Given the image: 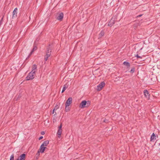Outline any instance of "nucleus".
I'll return each instance as SVG.
<instances>
[{"label":"nucleus","instance_id":"f257e3e1","mask_svg":"<svg viewBox=\"0 0 160 160\" xmlns=\"http://www.w3.org/2000/svg\"><path fill=\"white\" fill-rule=\"evenodd\" d=\"M90 104V102L85 100L82 101L79 105V107L81 108L88 107Z\"/></svg>","mask_w":160,"mask_h":160},{"label":"nucleus","instance_id":"f03ea898","mask_svg":"<svg viewBox=\"0 0 160 160\" xmlns=\"http://www.w3.org/2000/svg\"><path fill=\"white\" fill-rule=\"evenodd\" d=\"M49 141L46 140L43 143L41 146L39 150H45L47 149L46 147L49 143Z\"/></svg>","mask_w":160,"mask_h":160},{"label":"nucleus","instance_id":"7ed1b4c3","mask_svg":"<svg viewBox=\"0 0 160 160\" xmlns=\"http://www.w3.org/2000/svg\"><path fill=\"white\" fill-rule=\"evenodd\" d=\"M35 74V73H33L32 72H30L26 78L27 80H32L34 78V76Z\"/></svg>","mask_w":160,"mask_h":160},{"label":"nucleus","instance_id":"20e7f679","mask_svg":"<svg viewBox=\"0 0 160 160\" xmlns=\"http://www.w3.org/2000/svg\"><path fill=\"white\" fill-rule=\"evenodd\" d=\"M105 83L103 82H102L101 83H100L98 86L97 87V90L98 91H100L101 90L102 88L105 85Z\"/></svg>","mask_w":160,"mask_h":160},{"label":"nucleus","instance_id":"39448f33","mask_svg":"<svg viewBox=\"0 0 160 160\" xmlns=\"http://www.w3.org/2000/svg\"><path fill=\"white\" fill-rule=\"evenodd\" d=\"M63 17V14L62 13H60L58 15L57 19L60 21L62 20Z\"/></svg>","mask_w":160,"mask_h":160},{"label":"nucleus","instance_id":"423d86ee","mask_svg":"<svg viewBox=\"0 0 160 160\" xmlns=\"http://www.w3.org/2000/svg\"><path fill=\"white\" fill-rule=\"evenodd\" d=\"M144 94L145 96L147 99H149L150 97V94L147 90H145L144 91Z\"/></svg>","mask_w":160,"mask_h":160},{"label":"nucleus","instance_id":"0eeeda50","mask_svg":"<svg viewBox=\"0 0 160 160\" xmlns=\"http://www.w3.org/2000/svg\"><path fill=\"white\" fill-rule=\"evenodd\" d=\"M72 98H69L67 100L65 105L67 106H69L70 104L72 103Z\"/></svg>","mask_w":160,"mask_h":160},{"label":"nucleus","instance_id":"6e6552de","mask_svg":"<svg viewBox=\"0 0 160 160\" xmlns=\"http://www.w3.org/2000/svg\"><path fill=\"white\" fill-rule=\"evenodd\" d=\"M25 154H22L20 155L19 158L17 159L18 160H25Z\"/></svg>","mask_w":160,"mask_h":160},{"label":"nucleus","instance_id":"1a4fd4ad","mask_svg":"<svg viewBox=\"0 0 160 160\" xmlns=\"http://www.w3.org/2000/svg\"><path fill=\"white\" fill-rule=\"evenodd\" d=\"M18 11V9L17 8H16L14 9V11L13 12V16L12 18H16L17 16V12Z\"/></svg>","mask_w":160,"mask_h":160},{"label":"nucleus","instance_id":"9d476101","mask_svg":"<svg viewBox=\"0 0 160 160\" xmlns=\"http://www.w3.org/2000/svg\"><path fill=\"white\" fill-rule=\"evenodd\" d=\"M114 20L115 18H112L111 20H110V21L109 22L108 24V26H111L114 23Z\"/></svg>","mask_w":160,"mask_h":160},{"label":"nucleus","instance_id":"9b49d317","mask_svg":"<svg viewBox=\"0 0 160 160\" xmlns=\"http://www.w3.org/2000/svg\"><path fill=\"white\" fill-rule=\"evenodd\" d=\"M37 68L36 65V64L33 65L32 67V70L31 72H33V73H35L37 71Z\"/></svg>","mask_w":160,"mask_h":160},{"label":"nucleus","instance_id":"f8f14e48","mask_svg":"<svg viewBox=\"0 0 160 160\" xmlns=\"http://www.w3.org/2000/svg\"><path fill=\"white\" fill-rule=\"evenodd\" d=\"M62 129H58L57 134L58 135V137L59 138H60L61 135L62 134Z\"/></svg>","mask_w":160,"mask_h":160},{"label":"nucleus","instance_id":"ddd939ff","mask_svg":"<svg viewBox=\"0 0 160 160\" xmlns=\"http://www.w3.org/2000/svg\"><path fill=\"white\" fill-rule=\"evenodd\" d=\"M156 139V136L154 133H152L151 137V141H152Z\"/></svg>","mask_w":160,"mask_h":160},{"label":"nucleus","instance_id":"4468645a","mask_svg":"<svg viewBox=\"0 0 160 160\" xmlns=\"http://www.w3.org/2000/svg\"><path fill=\"white\" fill-rule=\"evenodd\" d=\"M52 50L50 48H48L47 49V51L46 52V54H50V56L51 55V52Z\"/></svg>","mask_w":160,"mask_h":160},{"label":"nucleus","instance_id":"2eb2a0df","mask_svg":"<svg viewBox=\"0 0 160 160\" xmlns=\"http://www.w3.org/2000/svg\"><path fill=\"white\" fill-rule=\"evenodd\" d=\"M37 48L36 46H34V48H33L32 50V51H31L29 55L28 56V57H30L32 54V53L34 51H35L36 50H37Z\"/></svg>","mask_w":160,"mask_h":160},{"label":"nucleus","instance_id":"dca6fc26","mask_svg":"<svg viewBox=\"0 0 160 160\" xmlns=\"http://www.w3.org/2000/svg\"><path fill=\"white\" fill-rule=\"evenodd\" d=\"M123 64L124 65L127 66L128 68L130 67V63L128 62H124L123 63Z\"/></svg>","mask_w":160,"mask_h":160},{"label":"nucleus","instance_id":"f3484780","mask_svg":"<svg viewBox=\"0 0 160 160\" xmlns=\"http://www.w3.org/2000/svg\"><path fill=\"white\" fill-rule=\"evenodd\" d=\"M68 87L66 86V85H65L64 86V87H63L62 91V93H63L64 92V91Z\"/></svg>","mask_w":160,"mask_h":160},{"label":"nucleus","instance_id":"a211bd4d","mask_svg":"<svg viewBox=\"0 0 160 160\" xmlns=\"http://www.w3.org/2000/svg\"><path fill=\"white\" fill-rule=\"evenodd\" d=\"M49 57H50V54H46V55L45 56V58H44L45 60L46 61L48 60V58Z\"/></svg>","mask_w":160,"mask_h":160},{"label":"nucleus","instance_id":"6ab92c4d","mask_svg":"<svg viewBox=\"0 0 160 160\" xmlns=\"http://www.w3.org/2000/svg\"><path fill=\"white\" fill-rule=\"evenodd\" d=\"M104 34V32L103 31H101V32L99 34V37H101L103 36Z\"/></svg>","mask_w":160,"mask_h":160},{"label":"nucleus","instance_id":"aec40b11","mask_svg":"<svg viewBox=\"0 0 160 160\" xmlns=\"http://www.w3.org/2000/svg\"><path fill=\"white\" fill-rule=\"evenodd\" d=\"M66 105V107L65 108V111L67 112L69 110V108L68 107L69 106H67V105Z\"/></svg>","mask_w":160,"mask_h":160},{"label":"nucleus","instance_id":"412c9836","mask_svg":"<svg viewBox=\"0 0 160 160\" xmlns=\"http://www.w3.org/2000/svg\"><path fill=\"white\" fill-rule=\"evenodd\" d=\"M14 154H12L10 156V160H14Z\"/></svg>","mask_w":160,"mask_h":160},{"label":"nucleus","instance_id":"4be33fe9","mask_svg":"<svg viewBox=\"0 0 160 160\" xmlns=\"http://www.w3.org/2000/svg\"><path fill=\"white\" fill-rule=\"evenodd\" d=\"M135 71V68H132L131 70L130 71V72L131 73H133Z\"/></svg>","mask_w":160,"mask_h":160},{"label":"nucleus","instance_id":"5701e85b","mask_svg":"<svg viewBox=\"0 0 160 160\" xmlns=\"http://www.w3.org/2000/svg\"><path fill=\"white\" fill-rule=\"evenodd\" d=\"M59 108V106L58 105H57L54 109L55 110H56L57 109H58Z\"/></svg>","mask_w":160,"mask_h":160},{"label":"nucleus","instance_id":"b1692460","mask_svg":"<svg viewBox=\"0 0 160 160\" xmlns=\"http://www.w3.org/2000/svg\"><path fill=\"white\" fill-rule=\"evenodd\" d=\"M135 56L137 58H142V57L139 56L138 54L136 55H135Z\"/></svg>","mask_w":160,"mask_h":160},{"label":"nucleus","instance_id":"393cba45","mask_svg":"<svg viewBox=\"0 0 160 160\" xmlns=\"http://www.w3.org/2000/svg\"><path fill=\"white\" fill-rule=\"evenodd\" d=\"M44 151H38V153H43L44 152Z\"/></svg>","mask_w":160,"mask_h":160},{"label":"nucleus","instance_id":"a878e982","mask_svg":"<svg viewBox=\"0 0 160 160\" xmlns=\"http://www.w3.org/2000/svg\"><path fill=\"white\" fill-rule=\"evenodd\" d=\"M62 124H61L58 127V129H62Z\"/></svg>","mask_w":160,"mask_h":160},{"label":"nucleus","instance_id":"bb28decb","mask_svg":"<svg viewBox=\"0 0 160 160\" xmlns=\"http://www.w3.org/2000/svg\"><path fill=\"white\" fill-rule=\"evenodd\" d=\"M2 19L3 18H2L1 20L0 21V26L2 24Z\"/></svg>","mask_w":160,"mask_h":160},{"label":"nucleus","instance_id":"cd10ccee","mask_svg":"<svg viewBox=\"0 0 160 160\" xmlns=\"http://www.w3.org/2000/svg\"><path fill=\"white\" fill-rule=\"evenodd\" d=\"M103 122H108V121L105 119H104L103 120Z\"/></svg>","mask_w":160,"mask_h":160},{"label":"nucleus","instance_id":"c85d7f7f","mask_svg":"<svg viewBox=\"0 0 160 160\" xmlns=\"http://www.w3.org/2000/svg\"><path fill=\"white\" fill-rule=\"evenodd\" d=\"M43 137L42 136H41L40 137H39V140H41V139H42V138H43Z\"/></svg>","mask_w":160,"mask_h":160},{"label":"nucleus","instance_id":"c756f323","mask_svg":"<svg viewBox=\"0 0 160 160\" xmlns=\"http://www.w3.org/2000/svg\"><path fill=\"white\" fill-rule=\"evenodd\" d=\"M39 154H40V153H38V152L36 154V155L37 156H38L39 155Z\"/></svg>","mask_w":160,"mask_h":160},{"label":"nucleus","instance_id":"7c9ffc66","mask_svg":"<svg viewBox=\"0 0 160 160\" xmlns=\"http://www.w3.org/2000/svg\"><path fill=\"white\" fill-rule=\"evenodd\" d=\"M56 111L54 109H53V111H52V114H54V111Z\"/></svg>","mask_w":160,"mask_h":160},{"label":"nucleus","instance_id":"2f4dec72","mask_svg":"<svg viewBox=\"0 0 160 160\" xmlns=\"http://www.w3.org/2000/svg\"><path fill=\"white\" fill-rule=\"evenodd\" d=\"M44 133H44V132H41V134H42V135H43V134H44Z\"/></svg>","mask_w":160,"mask_h":160},{"label":"nucleus","instance_id":"473e14b6","mask_svg":"<svg viewBox=\"0 0 160 160\" xmlns=\"http://www.w3.org/2000/svg\"><path fill=\"white\" fill-rule=\"evenodd\" d=\"M55 121H56V120L55 119H54L53 120V122H54Z\"/></svg>","mask_w":160,"mask_h":160},{"label":"nucleus","instance_id":"72a5a7b5","mask_svg":"<svg viewBox=\"0 0 160 160\" xmlns=\"http://www.w3.org/2000/svg\"><path fill=\"white\" fill-rule=\"evenodd\" d=\"M142 16V15H140L138 16V17H141Z\"/></svg>","mask_w":160,"mask_h":160}]
</instances>
